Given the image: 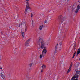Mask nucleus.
Listing matches in <instances>:
<instances>
[{
	"instance_id": "412c9836",
	"label": "nucleus",
	"mask_w": 80,
	"mask_h": 80,
	"mask_svg": "<svg viewBox=\"0 0 80 80\" xmlns=\"http://www.w3.org/2000/svg\"><path fill=\"white\" fill-rule=\"evenodd\" d=\"M47 20H50L51 19L50 17H47Z\"/></svg>"
},
{
	"instance_id": "2f4dec72",
	"label": "nucleus",
	"mask_w": 80,
	"mask_h": 80,
	"mask_svg": "<svg viewBox=\"0 0 80 80\" xmlns=\"http://www.w3.org/2000/svg\"><path fill=\"white\" fill-rule=\"evenodd\" d=\"M8 77H10V75L8 74Z\"/></svg>"
},
{
	"instance_id": "6e6552de",
	"label": "nucleus",
	"mask_w": 80,
	"mask_h": 80,
	"mask_svg": "<svg viewBox=\"0 0 80 80\" xmlns=\"http://www.w3.org/2000/svg\"><path fill=\"white\" fill-rule=\"evenodd\" d=\"M30 78L29 77H26V78H25V77H23L22 79L23 80H28V78Z\"/></svg>"
},
{
	"instance_id": "cd10ccee",
	"label": "nucleus",
	"mask_w": 80,
	"mask_h": 80,
	"mask_svg": "<svg viewBox=\"0 0 80 80\" xmlns=\"http://www.w3.org/2000/svg\"><path fill=\"white\" fill-rule=\"evenodd\" d=\"M21 33H22V34H24V32H21Z\"/></svg>"
},
{
	"instance_id": "a18cd8bd",
	"label": "nucleus",
	"mask_w": 80,
	"mask_h": 80,
	"mask_svg": "<svg viewBox=\"0 0 80 80\" xmlns=\"http://www.w3.org/2000/svg\"><path fill=\"white\" fill-rule=\"evenodd\" d=\"M16 50H17V48H16Z\"/></svg>"
},
{
	"instance_id": "c03bdc74",
	"label": "nucleus",
	"mask_w": 80,
	"mask_h": 80,
	"mask_svg": "<svg viewBox=\"0 0 80 80\" xmlns=\"http://www.w3.org/2000/svg\"><path fill=\"white\" fill-rule=\"evenodd\" d=\"M61 49H62V48H61Z\"/></svg>"
},
{
	"instance_id": "ea45409f",
	"label": "nucleus",
	"mask_w": 80,
	"mask_h": 80,
	"mask_svg": "<svg viewBox=\"0 0 80 80\" xmlns=\"http://www.w3.org/2000/svg\"><path fill=\"white\" fill-rule=\"evenodd\" d=\"M78 54H77V55L76 57H77V56H78Z\"/></svg>"
},
{
	"instance_id": "f03ea898",
	"label": "nucleus",
	"mask_w": 80,
	"mask_h": 80,
	"mask_svg": "<svg viewBox=\"0 0 80 80\" xmlns=\"http://www.w3.org/2000/svg\"><path fill=\"white\" fill-rule=\"evenodd\" d=\"M65 20V18L63 17L62 18V15H60L58 17V21L59 23H63L64 21Z\"/></svg>"
},
{
	"instance_id": "4468645a",
	"label": "nucleus",
	"mask_w": 80,
	"mask_h": 80,
	"mask_svg": "<svg viewBox=\"0 0 80 80\" xmlns=\"http://www.w3.org/2000/svg\"><path fill=\"white\" fill-rule=\"evenodd\" d=\"M80 8V5H78L77 6V9L78 10H79Z\"/></svg>"
},
{
	"instance_id": "de8ad7c7",
	"label": "nucleus",
	"mask_w": 80,
	"mask_h": 80,
	"mask_svg": "<svg viewBox=\"0 0 80 80\" xmlns=\"http://www.w3.org/2000/svg\"><path fill=\"white\" fill-rule=\"evenodd\" d=\"M0 60H1V59H0Z\"/></svg>"
},
{
	"instance_id": "ddd939ff",
	"label": "nucleus",
	"mask_w": 80,
	"mask_h": 80,
	"mask_svg": "<svg viewBox=\"0 0 80 80\" xmlns=\"http://www.w3.org/2000/svg\"><path fill=\"white\" fill-rule=\"evenodd\" d=\"M76 52H77V51H76L74 53L72 58H73L75 57V54H76Z\"/></svg>"
},
{
	"instance_id": "f8f14e48",
	"label": "nucleus",
	"mask_w": 80,
	"mask_h": 80,
	"mask_svg": "<svg viewBox=\"0 0 80 80\" xmlns=\"http://www.w3.org/2000/svg\"><path fill=\"white\" fill-rule=\"evenodd\" d=\"M71 70V68H69V69L68 70V71L67 72V74H68V73H69L70 72Z\"/></svg>"
},
{
	"instance_id": "9d476101",
	"label": "nucleus",
	"mask_w": 80,
	"mask_h": 80,
	"mask_svg": "<svg viewBox=\"0 0 80 80\" xmlns=\"http://www.w3.org/2000/svg\"><path fill=\"white\" fill-rule=\"evenodd\" d=\"M43 27H45V26L43 25L40 26L39 27V29L40 30L42 29V28H43Z\"/></svg>"
},
{
	"instance_id": "6ab92c4d",
	"label": "nucleus",
	"mask_w": 80,
	"mask_h": 80,
	"mask_svg": "<svg viewBox=\"0 0 80 80\" xmlns=\"http://www.w3.org/2000/svg\"><path fill=\"white\" fill-rule=\"evenodd\" d=\"M32 65H33V63H30L29 64L30 67V68L32 67Z\"/></svg>"
},
{
	"instance_id": "4be33fe9",
	"label": "nucleus",
	"mask_w": 80,
	"mask_h": 80,
	"mask_svg": "<svg viewBox=\"0 0 80 80\" xmlns=\"http://www.w3.org/2000/svg\"><path fill=\"white\" fill-rule=\"evenodd\" d=\"M40 58H42V54H41L40 55Z\"/></svg>"
},
{
	"instance_id": "c756f323",
	"label": "nucleus",
	"mask_w": 80,
	"mask_h": 80,
	"mask_svg": "<svg viewBox=\"0 0 80 80\" xmlns=\"http://www.w3.org/2000/svg\"><path fill=\"white\" fill-rule=\"evenodd\" d=\"M22 36L23 38H24V35H23V34H22Z\"/></svg>"
},
{
	"instance_id": "b1692460",
	"label": "nucleus",
	"mask_w": 80,
	"mask_h": 80,
	"mask_svg": "<svg viewBox=\"0 0 80 80\" xmlns=\"http://www.w3.org/2000/svg\"><path fill=\"white\" fill-rule=\"evenodd\" d=\"M75 10V8H72V12H73V11Z\"/></svg>"
},
{
	"instance_id": "9b49d317",
	"label": "nucleus",
	"mask_w": 80,
	"mask_h": 80,
	"mask_svg": "<svg viewBox=\"0 0 80 80\" xmlns=\"http://www.w3.org/2000/svg\"><path fill=\"white\" fill-rule=\"evenodd\" d=\"M80 53V49H78V51H77V53L78 55V54H79Z\"/></svg>"
},
{
	"instance_id": "c9c22d12",
	"label": "nucleus",
	"mask_w": 80,
	"mask_h": 80,
	"mask_svg": "<svg viewBox=\"0 0 80 80\" xmlns=\"http://www.w3.org/2000/svg\"><path fill=\"white\" fill-rule=\"evenodd\" d=\"M19 27H20V24H19Z\"/></svg>"
},
{
	"instance_id": "7c9ffc66",
	"label": "nucleus",
	"mask_w": 80,
	"mask_h": 80,
	"mask_svg": "<svg viewBox=\"0 0 80 80\" xmlns=\"http://www.w3.org/2000/svg\"><path fill=\"white\" fill-rule=\"evenodd\" d=\"M42 72H43V70L42 69L41 71V73H42Z\"/></svg>"
},
{
	"instance_id": "72a5a7b5",
	"label": "nucleus",
	"mask_w": 80,
	"mask_h": 80,
	"mask_svg": "<svg viewBox=\"0 0 80 80\" xmlns=\"http://www.w3.org/2000/svg\"><path fill=\"white\" fill-rule=\"evenodd\" d=\"M74 48V51H75V48Z\"/></svg>"
},
{
	"instance_id": "c85d7f7f",
	"label": "nucleus",
	"mask_w": 80,
	"mask_h": 80,
	"mask_svg": "<svg viewBox=\"0 0 80 80\" xmlns=\"http://www.w3.org/2000/svg\"><path fill=\"white\" fill-rule=\"evenodd\" d=\"M31 17H33V14L32 13H31Z\"/></svg>"
},
{
	"instance_id": "f704fd0d",
	"label": "nucleus",
	"mask_w": 80,
	"mask_h": 80,
	"mask_svg": "<svg viewBox=\"0 0 80 80\" xmlns=\"http://www.w3.org/2000/svg\"><path fill=\"white\" fill-rule=\"evenodd\" d=\"M42 65V68H43V65Z\"/></svg>"
},
{
	"instance_id": "dca6fc26",
	"label": "nucleus",
	"mask_w": 80,
	"mask_h": 80,
	"mask_svg": "<svg viewBox=\"0 0 80 80\" xmlns=\"http://www.w3.org/2000/svg\"><path fill=\"white\" fill-rule=\"evenodd\" d=\"M1 76L3 78V79L5 78V76H4V75H2V73H1Z\"/></svg>"
},
{
	"instance_id": "aec40b11",
	"label": "nucleus",
	"mask_w": 80,
	"mask_h": 80,
	"mask_svg": "<svg viewBox=\"0 0 80 80\" xmlns=\"http://www.w3.org/2000/svg\"><path fill=\"white\" fill-rule=\"evenodd\" d=\"M78 10H79L77 9L75 11V13H78Z\"/></svg>"
},
{
	"instance_id": "393cba45",
	"label": "nucleus",
	"mask_w": 80,
	"mask_h": 80,
	"mask_svg": "<svg viewBox=\"0 0 80 80\" xmlns=\"http://www.w3.org/2000/svg\"><path fill=\"white\" fill-rule=\"evenodd\" d=\"M43 67L44 68H45V67H46L45 66V65H43Z\"/></svg>"
},
{
	"instance_id": "423d86ee",
	"label": "nucleus",
	"mask_w": 80,
	"mask_h": 80,
	"mask_svg": "<svg viewBox=\"0 0 80 80\" xmlns=\"http://www.w3.org/2000/svg\"><path fill=\"white\" fill-rule=\"evenodd\" d=\"M75 71L76 72L77 75L80 74V71H78V69H76Z\"/></svg>"
},
{
	"instance_id": "f3484780",
	"label": "nucleus",
	"mask_w": 80,
	"mask_h": 80,
	"mask_svg": "<svg viewBox=\"0 0 80 80\" xmlns=\"http://www.w3.org/2000/svg\"><path fill=\"white\" fill-rule=\"evenodd\" d=\"M72 65H73V64H72V62L71 63V64H70V66L69 68H72Z\"/></svg>"
},
{
	"instance_id": "7ed1b4c3",
	"label": "nucleus",
	"mask_w": 80,
	"mask_h": 80,
	"mask_svg": "<svg viewBox=\"0 0 80 80\" xmlns=\"http://www.w3.org/2000/svg\"><path fill=\"white\" fill-rule=\"evenodd\" d=\"M28 9H30V6H29V2H27L26 3V9H25V14L27 13L28 12V11L27 10Z\"/></svg>"
},
{
	"instance_id": "4c0bfd02",
	"label": "nucleus",
	"mask_w": 80,
	"mask_h": 80,
	"mask_svg": "<svg viewBox=\"0 0 80 80\" xmlns=\"http://www.w3.org/2000/svg\"><path fill=\"white\" fill-rule=\"evenodd\" d=\"M30 0H26V1H29Z\"/></svg>"
},
{
	"instance_id": "0eeeda50",
	"label": "nucleus",
	"mask_w": 80,
	"mask_h": 80,
	"mask_svg": "<svg viewBox=\"0 0 80 80\" xmlns=\"http://www.w3.org/2000/svg\"><path fill=\"white\" fill-rule=\"evenodd\" d=\"M80 64L79 63V62H76L74 64V66L75 67H77L78 66V65H79V64Z\"/></svg>"
},
{
	"instance_id": "a211bd4d",
	"label": "nucleus",
	"mask_w": 80,
	"mask_h": 80,
	"mask_svg": "<svg viewBox=\"0 0 80 80\" xmlns=\"http://www.w3.org/2000/svg\"><path fill=\"white\" fill-rule=\"evenodd\" d=\"M59 44L60 45V46H62V41H61L59 42Z\"/></svg>"
},
{
	"instance_id": "1a4fd4ad",
	"label": "nucleus",
	"mask_w": 80,
	"mask_h": 80,
	"mask_svg": "<svg viewBox=\"0 0 80 80\" xmlns=\"http://www.w3.org/2000/svg\"><path fill=\"white\" fill-rule=\"evenodd\" d=\"M58 49V47H57V46H55V53H57V51Z\"/></svg>"
},
{
	"instance_id": "49530a36",
	"label": "nucleus",
	"mask_w": 80,
	"mask_h": 80,
	"mask_svg": "<svg viewBox=\"0 0 80 80\" xmlns=\"http://www.w3.org/2000/svg\"><path fill=\"white\" fill-rule=\"evenodd\" d=\"M78 2H79V1H78Z\"/></svg>"
},
{
	"instance_id": "473e14b6",
	"label": "nucleus",
	"mask_w": 80,
	"mask_h": 80,
	"mask_svg": "<svg viewBox=\"0 0 80 80\" xmlns=\"http://www.w3.org/2000/svg\"><path fill=\"white\" fill-rule=\"evenodd\" d=\"M27 45H28V46H26V47H28V44H26Z\"/></svg>"
},
{
	"instance_id": "a19ab883",
	"label": "nucleus",
	"mask_w": 80,
	"mask_h": 80,
	"mask_svg": "<svg viewBox=\"0 0 80 80\" xmlns=\"http://www.w3.org/2000/svg\"><path fill=\"white\" fill-rule=\"evenodd\" d=\"M1 33H2V34H3V32H1Z\"/></svg>"
},
{
	"instance_id": "e433bc0d",
	"label": "nucleus",
	"mask_w": 80,
	"mask_h": 80,
	"mask_svg": "<svg viewBox=\"0 0 80 80\" xmlns=\"http://www.w3.org/2000/svg\"><path fill=\"white\" fill-rule=\"evenodd\" d=\"M58 43H57V44L56 46H57L58 47Z\"/></svg>"
},
{
	"instance_id": "2eb2a0df",
	"label": "nucleus",
	"mask_w": 80,
	"mask_h": 80,
	"mask_svg": "<svg viewBox=\"0 0 80 80\" xmlns=\"http://www.w3.org/2000/svg\"><path fill=\"white\" fill-rule=\"evenodd\" d=\"M64 38H65V35L64 36L62 37V38L61 39V40L63 41V40H64Z\"/></svg>"
},
{
	"instance_id": "58836bf2",
	"label": "nucleus",
	"mask_w": 80,
	"mask_h": 80,
	"mask_svg": "<svg viewBox=\"0 0 80 80\" xmlns=\"http://www.w3.org/2000/svg\"><path fill=\"white\" fill-rule=\"evenodd\" d=\"M0 69L1 70V69H2V68H0Z\"/></svg>"
},
{
	"instance_id": "a878e982",
	"label": "nucleus",
	"mask_w": 80,
	"mask_h": 80,
	"mask_svg": "<svg viewBox=\"0 0 80 80\" xmlns=\"http://www.w3.org/2000/svg\"><path fill=\"white\" fill-rule=\"evenodd\" d=\"M47 21L46 20L44 22V23H47Z\"/></svg>"
},
{
	"instance_id": "37998d69",
	"label": "nucleus",
	"mask_w": 80,
	"mask_h": 80,
	"mask_svg": "<svg viewBox=\"0 0 80 80\" xmlns=\"http://www.w3.org/2000/svg\"><path fill=\"white\" fill-rule=\"evenodd\" d=\"M24 24H25V23L24 22Z\"/></svg>"
},
{
	"instance_id": "39448f33",
	"label": "nucleus",
	"mask_w": 80,
	"mask_h": 80,
	"mask_svg": "<svg viewBox=\"0 0 80 80\" xmlns=\"http://www.w3.org/2000/svg\"><path fill=\"white\" fill-rule=\"evenodd\" d=\"M30 42V39H28L25 43V46H28V45H27V44H29V42Z\"/></svg>"
},
{
	"instance_id": "f257e3e1",
	"label": "nucleus",
	"mask_w": 80,
	"mask_h": 80,
	"mask_svg": "<svg viewBox=\"0 0 80 80\" xmlns=\"http://www.w3.org/2000/svg\"><path fill=\"white\" fill-rule=\"evenodd\" d=\"M38 44H39V45H40L41 43V47L40 48H41L42 49H43V50L42 54V57L44 56V53H47V48L45 47V42H44V41L43 40V39L39 38L38 42Z\"/></svg>"
},
{
	"instance_id": "5701e85b",
	"label": "nucleus",
	"mask_w": 80,
	"mask_h": 80,
	"mask_svg": "<svg viewBox=\"0 0 80 80\" xmlns=\"http://www.w3.org/2000/svg\"><path fill=\"white\" fill-rule=\"evenodd\" d=\"M76 47V44H75L73 46V48H75V47Z\"/></svg>"
},
{
	"instance_id": "79ce46f5",
	"label": "nucleus",
	"mask_w": 80,
	"mask_h": 80,
	"mask_svg": "<svg viewBox=\"0 0 80 80\" xmlns=\"http://www.w3.org/2000/svg\"><path fill=\"white\" fill-rule=\"evenodd\" d=\"M70 0H67V2H68V1H69Z\"/></svg>"
},
{
	"instance_id": "20e7f679",
	"label": "nucleus",
	"mask_w": 80,
	"mask_h": 80,
	"mask_svg": "<svg viewBox=\"0 0 80 80\" xmlns=\"http://www.w3.org/2000/svg\"><path fill=\"white\" fill-rule=\"evenodd\" d=\"M78 75L75 74L74 76L72 78L71 80H78Z\"/></svg>"
},
{
	"instance_id": "bb28decb",
	"label": "nucleus",
	"mask_w": 80,
	"mask_h": 80,
	"mask_svg": "<svg viewBox=\"0 0 80 80\" xmlns=\"http://www.w3.org/2000/svg\"><path fill=\"white\" fill-rule=\"evenodd\" d=\"M27 27H26L25 28V32H27Z\"/></svg>"
}]
</instances>
